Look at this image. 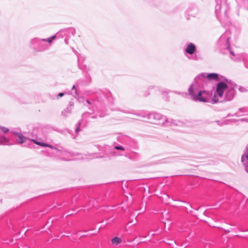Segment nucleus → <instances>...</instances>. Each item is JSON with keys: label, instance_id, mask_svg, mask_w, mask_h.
I'll return each instance as SVG.
<instances>
[{"label": "nucleus", "instance_id": "1", "mask_svg": "<svg viewBox=\"0 0 248 248\" xmlns=\"http://www.w3.org/2000/svg\"><path fill=\"white\" fill-rule=\"evenodd\" d=\"M235 85L226 79L218 82L216 87V92L212 99L213 104L218 102L232 100L235 93Z\"/></svg>", "mask_w": 248, "mask_h": 248}, {"label": "nucleus", "instance_id": "2", "mask_svg": "<svg viewBox=\"0 0 248 248\" xmlns=\"http://www.w3.org/2000/svg\"><path fill=\"white\" fill-rule=\"evenodd\" d=\"M137 115L155 124L166 126H170L172 124H177L175 121L169 120L166 117L157 113L141 112L138 113Z\"/></svg>", "mask_w": 248, "mask_h": 248}, {"label": "nucleus", "instance_id": "3", "mask_svg": "<svg viewBox=\"0 0 248 248\" xmlns=\"http://www.w3.org/2000/svg\"><path fill=\"white\" fill-rule=\"evenodd\" d=\"M58 34L57 33L47 39L34 38L30 40L31 46L34 47L39 51L46 50L51 45L52 41L56 38Z\"/></svg>", "mask_w": 248, "mask_h": 248}, {"label": "nucleus", "instance_id": "4", "mask_svg": "<svg viewBox=\"0 0 248 248\" xmlns=\"http://www.w3.org/2000/svg\"><path fill=\"white\" fill-rule=\"evenodd\" d=\"M188 91L193 100L203 102H208L209 93L206 91H199L194 83L190 86Z\"/></svg>", "mask_w": 248, "mask_h": 248}, {"label": "nucleus", "instance_id": "5", "mask_svg": "<svg viewBox=\"0 0 248 248\" xmlns=\"http://www.w3.org/2000/svg\"><path fill=\"white\" fill-rule=\"evenodd\" d=\"M31 140L34 143H35V144H36L37 145H40V146H44V147H48L51 148V149H52L53 150V153H54L55 154H56L58 155H62V156H63V157H62V159L63 160H69L71 159L70 158H69L68 157H65V156H67L68 157L70 155V153L67 152H66V151H62L60 150H59V149H57V148L52 146L51 145H49V144H46V143H44L41 142H38V141H37L36 140Z\"/></svg>", "mask_w": 248, "mask_h": 248}, {"label": "nucleus", "instance_id": "6", "mask_svg": "<svg viewBox=\"0 0 248 248\" xmlns=\"http://www.w3.org/2000/svg\"><path fill=\"white\" fill-rule=\"evenodd\" d=\"M206 78L209 80L219 81L224 80V77L216 73H202L199 75L195 78V81L198 80H202L203 78Z\"/></svg>", "mask_w": 248, "mask_h": 248}, {"label": "nucleus", "instance_id": "7", "mask_svg": "<svg viewBox=\"0 0 248 248\" xmlns=\"http://www.w3.org/2000/svg\"><path fill=\"white\" fill-rule=\"evenodd\" d=\"M196 50V47L195 45L192 43L189 44L186 49V52L190 55L193 54Z\"/></svg>", "mask_w": 248, "mask_h": 248}, {"label": "nucleus", "instance_id": "8", "mask_svg": "<svg viewBox=\"0 0 248 248\" xmlns=\"http://www.w3.org/2000/svg\"><path fill=\"white\" fill-rule=\"evenodd\" d=\"M238 116L241 115H248V107H244L239 109V111L237 112Z\"/></svg>", "mask_w": 248, "mask_h": 248}, {"label": "nucleus", "instance_id": "9", "mask_svg": "<svg viewBox=\"0 0 248 248\" xmlns=\"http://www.w3.org/2000/svg\"><path fill=\"white\" fill-rule=\"evenodd\" d=\"M247 160H248V151L243 155L241 157V161L243 162L245 166H248L247 162Z\"/></svg>", "mask_w": 248, "mask_h": 248}, {"label": "nucleus", "instance_id": "10", "mask_svg": "<svg viewBox=\"0 0 248 248\" xmlns=\"http://www.w3.org/2000/svg\"><path fill=\"white\" fill-rule=\"evenodd\" d=\"M62 32H63L64 35L69 36L70 34L74 35L76 33V31L74 29H69L66 30L62 31Z\"/></svg>", "mask_w": 248, "mask_h": 248}, {"label": "nucleus", "instance_id": "11", "mask_svg": "<svg viewBox=\"0 0 248 248\" xmlns=\"http://www.w3.org/2000/svg\"><path fill=\"white\" fill-rule=\"evenodd\" d=\"M0 143L3 145H7L9 144V139L4 136L0 137Z\"/></svg>", "mask_w": 248, "mask_h": 248}, {"label": "nucleus", "instance_id": "12", "mask_svg": "<svg viewBox=\"0 0 248 248\" xmlns=\"http://www.w3.org/2000/svg\"><path fill=\"white\" fill-rule=\"evenodd\" d=\"M17 137L18 138V140H17V142L19 143H23L26 140V138L24 137L21 133H19L17 134Z\"/></svg>", "mask_w": 248, "mask_h": 248}, {"label": "nucleus", "instance_id": "13", "mask_svg": "<svg viewBox=\"0 0 248 248\" xmlns=\"http://www.w3.org/2000/svg\"><path fill=\"white\" fill-rule=\"evenodd\" d=\"M121 242V239L119 237H115L112 239L111 242L113 244L118 245Z\"/></svg>", "mask_w": 248, "mask_h": 248}, {"label": "nucleus", "instance_id": "14", "mask_svg": "<svg viewBox=\"0 0 248 248\" xmlns=\"http://www.w3.org/2000/svg\"><path fill=\"white\" fill-rule=\"evenodd\" d=\"M72 109V106H69V107H67L65 110L62 112V115H63L64 116H67V115L66 113H70L71 112Z\"/></svg>", "mask_w": 248, "mask_h": 248}, {"label": "nucleus", "instance_id": "15", "mask_svg": "<svg viewBox=\"0 0 248 248\" xmlns=\"http://www.w3.org/2000/svg\"><path fill=\"white\" fill-rule=\"evenodd\" d=\"M243 61L244 62L245 66L248 68V56L247 55H244L243 56Z\"/></svg>", "mask_w": 248, "mask_h": 248}, {"label": "nucleus", "instance_id": "16", "mask_svg": "<svg viewBox=\"0 0 248 248\" xmlns=\"http://www.w3.org/2000/svg\"><path fill=\"white\" fill-rule=\"evenodd\" d=\"M0 129L4 132L7 133L9 131V129L5 127H0Z\"/></svg>", "mask_w": 248, "mask_h": 248}, {"label": "nucleus", "instance_id": "17", "mask_svg": "<svg viewBox=\"0 0 248 248\" xmlns=\"http://www.w3.org/2000/svg\"><path fill=\"white\" fill-rule=\"evenodd\" d=\"M114 148L116 150H123V151L124 150V149L122 146H116L114 147Z\"/></svg>", "mask_w": 248, "mask_h": 248}, {"label": "nucleus", "instance_id": "18", "mask_svg": "<svg viewBox=\"0 0 248 248\" xmlns=\"http://www.w3.org/2000/svg\"><path fill=\"white\" fill-rule=\"evenodd\" d=\"M93 157H94L93 155H90L89 156L85 155V157H82V158L89 159H92Z\"/></svg>", "mask_w": 248, "mask_h": 248}, {"label": "nucleus", "instance_id": "19", "mask_svg": "<svg viewBox=\"0 0 248 248\" xmlns=\"http://www.w3.org/2000/svg\"><path fill=\"white\" fill-rule=\"evenodd\" d=\"M76 90V87L75 85H73V87H72V90ZM71 93L74 95H77V91L75 90V92H74V93Z\"/></svg>", "mask_w": 248, "mask_h": 248}, {"label": "nucleus", "instance_id": "20", "mask_svg": "<svg viewBox=\"0 0 248 248\" xmlns=\"http://www.w3.org/2000/svg\"><path fill=\"white\" fill-rule=\"evenodd\" d=\"M80 124H81V123L80 122L78 123V126L77 127L76 130L77 132H78L80 130L79 126H80Z\"/></svg>", "mask_w": 248, "mask_h": 248}, {"label": "nucleus", "instance_id": "21", "mask_svg": "<svg viewBox=\"0 0 248 248\" xmlns=\"http://www.w3.org/2000/svg\"><path fill=\"white\" fill-rule=\"evenodd\" d=\"M11 132L14 135L17 136V134H19V133L16 132L15 131L12 130Z\"/></svg>", "mask_w": 248, "mask_h": 248}, {"label": "nucleus", "instance_id": "22", "mask_svg": "<svg viewBox=\"0 0 248 248\" xmlns=\"http://www.w3.org/2000/svg\"><path fill=\"white\" fill-rule=\"evenodd\" d=\"M63 95H64V93H59L58 96L60 97H61L63 96Z\"/></svg>", "mask_w": 248, "mask_h": 248}, {"label": "nucleus", "instance_id": "23", "mask_svg": "<svg viewBox=\"0 0 248 248\" xmlns=\"http://www.w3.org/2000/svg\"><path fill=\"white\" fill-rule=\"evenodd\" d=\"M245 168L246 171L248 172V166H245Z\"/></svg>", "mask_w": 248, "mask_h": 248}, {"label": "nucleus", "instance_id": "24", "mask_svg": "<svg viewBox=\"0 0 248 248\" xmlns=\"http://www.w3.org/2000/svg\"><path fill=\"white\" fill-rule=\"evenodd\" d=\"M64 41H65V43L66 44H68V39H65Z\"/></svg>", "mask_w": 248, "mask_h": 248}, {"label": "nucleus", "instance_id": "25", "mask_svg": "<svg viewBox=\"0 0 248 248\" xmlns=\"http://www.w3.org/2000/svg\"><path fill=\"white\" fill-rule=\"evenodd\" d=\"M230 53H231V54L232 56H234V53H233L232 51H230Z\"/></svg>", "mask_w": 248, "mask_h": 248}, {"label": "nucleus", "instance_id": "26", "mask_svg": "<svg viewBox=\"0 0 248 248\" xmlns=\"http://www.w3.org/2000/svg\"><path fill=\"white\" fill-rule=\"evenodd\" d=\"M239 90L241 91V92H243V89H242V88H240Z\"/></svg>", "mask_w": 248, "mask_h": 248}, {"label": "nucleus", "instance_id": "27", "mask_svg": "<svg viewBox=\"0 0 248 248\" xmlns=\"http://www.w3.org/2000/svg\"><path fill=\"white\" fill-rule=\"evenodd\" d=\"M223 124H227V123L226 121H224L223 124H221V125Z\"/></svg>", "mask_w": 248, "mask_h": 248}, {"label": "nucleus", "instance_id": "28", "mask_svg": "<svg viewBox=\"0 0 248 248\" xmlns=\"http://www.w3.org/2000/svg\"><path fill=\"white\" fill-rule=\"evenodd\" d=\"M86 102H87V103H88V104H90V102H89V100H86Z\"/></svg>", "mask_w": 248, "mask_h": 248}]
</instances>
